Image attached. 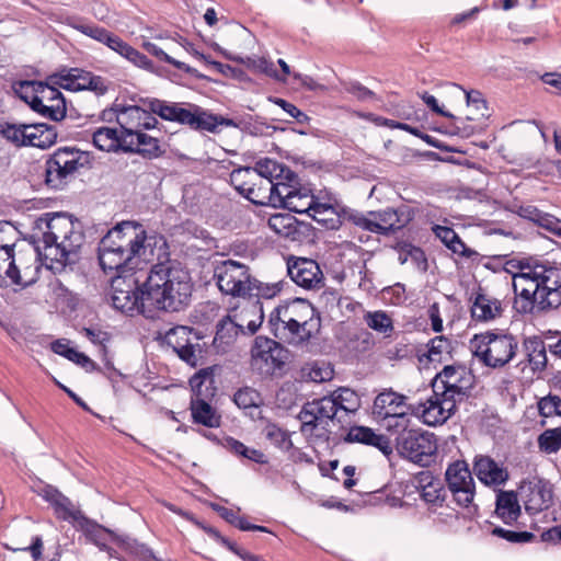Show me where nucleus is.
Listing matches in <instances>:
<instances>
[{
    "label": "nucleus",
    "instance_id": "nucleus-13",
    "mask_svg": "<svg viewBox=\"0 0 561 561\" xmlns=\"http://www.w3.org/2000/svg\"><path fill=\"white\" fill-rule=\"evenodd\" d=\"M165 260L157 261L151 267L146 280L138 288L141 293V304L150 309L162 310L165 305V295L171 280L172 265Z\"/></svg>",
    "mask_w": 561,
    "mask_h": 561
},
{
    "label": "nucleus",
    "instance_id": "nucleus-64",
    "mask_svg": "<svg viewBox=\"0 0 561 561\" xmlns=\"http://www.w3.org/2000/svg\"><path fill=\"white\" fill-rule=\"evenodd\" d=\"M492 534L511 542H528L534 538V534L529 531H513L501 527H495Z\"/></svg>",
    "mask_w": 561,
    "mask_h": 561
},
{
    "label": "nucleus",
    "instance_id": "nucleus-9",
    "mask_svg": "<svg viewBox=\"0 0 561 561\" xmlns=\"http://www.w3.org/2000/svg\"><path fill=\"white\" fill-rule=\"evenodd\" d=\"M214 279L224 295L241 298L251 294L254 284L250 268L233 260L217 262L214 267Z\"/></svg>",
    "mask_w": 561,
    "mask_h": 561
},
{
    "label": "nucleus",
    "instance_id": "nucleus-34",
    "mask_svg": "<svg viewBox=\"0 0 561 561\" xmlns=\"http://www.w3.org/2000/svg\"><path fill=\"white\" fill-rule=\"evenodd\" d=\"M105 45L138 68L148 71H152L154 68L152 61L146 55L113 33Z\"/></svg>",
    "mask_w": 561,
    "mask_h": 561
},
{
    "label": "nucleus",
    "instance_id": "nucleus-2",
    "mask_svg": "<svg viewBox=\"0 0 561 561\" xmlns=\"http://www.w3.org/2000/svg\"><path fill=\"white\" fill-rule=\"evenodd\" d=\"M44 242L43 257L48 270L58 272L75 257L84 242L81 224L65 214H44L35 220Z\"/></svg>",
    "mask_w": 561,
    "mask_h": 561
},
{
    "label": "nucleus",
    "instance_id": "nucleus-63",
    "mask_svg": "<svg viewBox=\"0 0 561 561\" xmlns=\"http://www.w3.org/2000/svg\"><path fill=\"white\" fill-rule=\"evenodd\" d=\"M254 284L251 289V294H248L249 297L255 296L257 299L262 298H273L280 291L279 284H264L253 278Z\"/></svg>",
    "mask_w": 561,
    "mask_h": 561
},
{
    "label": "nucleus",
    "instance_id": "nucleus-11",
    "mask_svg": "<svg viewBox=\"0 0 561 561\" xmlns=\"http://www.w3.org/2000/svg\"><path fill=\"white\" fill-rule=\"evenodd\" d=\"M39 261L44 262L43 249H36L26 242H20L14 251V257L5 267V276L15 285L23 287L36 282L39 273Z\"/></svg>",
    "mask_w": 561,
    "mask_h": 561
},
{
    "label": "nucleus",
    "instance_id": "nucleus-59",
    "mask_svg": "<svg viewBox=\"0 0 561 561\" xmlns=\"http://www.w3.org/2000/svg\"><path fill=\"white\" fill-rule=\"evenodd\" d=\"M233 401L239 408L248 409L259 407L262 403V398L255 389L244 387L234 393Z\"/></svg>",
    "mask_w": 561,
    "mask_h": 561
},
{
    "label": "nucleus",
    "instance_id": "nucleus-17",
    "mask_svg": "<svg viewBox=\"0 0 561 561\" xmlns=\"http://www.w3.org/2000/svg\"><path fill=\"white\" fill-rule=\"evenodd\" d=\"M432 386L433 391L459 403L472 386V376L462 366H446L436 375Z\"/></svg>",
    "mask_w": 561,
    "mask_h": 561
},
{
    "label": "nucleus",
    "instance_id": "nucleus-44",
    "mask_svg": "<svg viewBox=\"0 0 561 561\" xmlns=\"http://www.w3.org/2000/svg\"><path fill=\"white\" fill-rule=\"evenodd\" d=\"M308 215L328 229H335L340 225L339 214L335 208L329 204L318 203L314 201V204L311 206Z\"/></svg>",
    "mask_w": 561,
    "mask_h": 561
},
{
    "label": "nucleus",
    "instance_id": "nucleus-30",
    "mask_svg": "<svg viewBox=\"0 0 561 561\" xmlns=\"http://www.w3.org/2000/svg\"><path fill=\"white\" fill-rule=\"evenodd\" d=\"M426 400L421 413L422 420L430 426L444 424L456 411L457 403L437 391Z\"/></svg>",
    "mask_w": 561,
    "mask_h": 561
},
{
    "label": "nucleus",
    "instance_id": "nucleus-8",
    "mask_svg": "<svg viewBox=\"0 0 561 561\" xmlns=\"http://www.w3.org/2000/svg\"><path fill=\"white\" fill-rule=\"evenodd\" d=\"M414 210L409 206L398 209L386 208L367 214H351L348 219L356 226L378 234L388 236L391 232L402 229L413 218Z\"/></svg>",
    "mask_w": 561,
    "mask_h": 561
},
{
    "label": "nucleus",
    "instance_id": "nucleus-27",
    "mask_svg": "<svg viewBox=\"0 0 561 561\" xmlns=\"http://www.w3.org/2000/svg\"><path fill=\"white\" fill-rule=\"evenodd\" d=\"M115 112L123 138H129L140 129H150L157 124L156 117L139 106L121 107Z\"/></svg>",
    "mask_w": 561,
    "mask_h": 561
},
{
    "label": "nucleus",
    "instance_id": "nucleus-39",
    "mask_svg": "<svg viewBox=\"0 0 561 561\" xmlns=\"http://www.w3.org/2000/svg\"><path fill=\"white\" fill-rule=\"evenodd\" d=\"M205 397H197L191 401L192 416L195 423L207 427H218L220 425V415L216 410L204 400Z\"/></svg>",
    "mask_w": 561,
    "mask_h": 561
},
{
    "label": "nucleus",
    "instance_id": "nucleus-14",
    "mask_svg": "<svg viewBox=\"0 0 561 561\" xmlns=\"http://www.w3.org/2000/svg\"><path fill=\"white\" fill-rule=\"evenodd\" d=\"M287 359V351L276 341L256 336L251 348V367L262 376H271L280 369Z\"/></svg>",
    "mask_w": 561,
    "mask_h": 561
},
{
    "label": "nucleus",
    "instance_id": "nucleus-29",
    "mask_svg": "<svg viewBox=\"0 0 561 561\" xmlns=\"http://www.w3.org/2000/svg\"><path fill=\"white\" fill-rule=\"evenodd\" d=\"M268 328L276 339L293 346H302L310 341L278 307L270 314Z\"/></svg>",
    "mask_w": 561,
    "mask_h": 561
},
{
    "label": "nucleus",
    "instance_id": "nucleus-5",
    "mask_svg": "<svg viewBox=\"0 0 561 561\" xmlns=\"http://www.w3.org/2000/svg\"><path fill=\"white\" fill-rule=\"evenodd\" d=\"M149 108L151 113L159 115L165 121L188 125L196 130L218 133L222 126H238L234 121L230 118L207 113L199 106L193 104H190L187 107H182L165 101L152 100L149 102Z\"/></svg>",
    "mask_w": 561,
    "mask_h": 561
},
{
    "label": "nucleus",
    "instance_id": "nucleus-32",
    "mask_svg": "<svg viewBox=\"0 0 561 561\" xmlns=\"http://www.w3.org/2000/svg\"><path fill=\"white\" fill-rule=\"evenodd\" d=\"M280 185L283 182H272V180L260 178V180H254V185L250 187L245 197L253 204L277 208V204L280 203V193H278Z\"/></svg>",
    "mask_w": 561,
    "mask_h": 561
},
{
    "label": "nucleus",
    "instance_id": "nucleus-18",
    "mask_svg": "<svg viewBox=\"0 0 561 561\" xmlns=\"http://www.w3.org/2000/svg\"><path fill=\"white\" fill-rule=\"evenodd\" d=\"M48 80L70 91L90 90L99 95L107 91L106 81L102 77L80 68H64L49 76Z\"/></svg>",
    "mask_w": 561,
    "mask_h": 561
},
{
    "label": "nucleus",
    "instance_id": "nucleus-15",
    "mask_svg": "<svg viewBox=\"0 0 561 561\" xmlns=\"http://www.w3.org/2000/svg\"><path fill=\"white\" fill-rule=\"evenodd\" d=\"M158 334L159 339L171 346L179 357L190 366L196 367L201 364L203 347L199 337L193 334L192 328L178 325Z\"/></svg>",
    "mask_w": 561,
    "mask_h": 561
},
{
    "label": "nucleus",
    "instance_id": "nucleus-43",
    "mask_svg": "<svg viewBox=\"0 0 561 561\" xmlns=\"http://www.w3.org/2000/svg\"><path fill=\"white\" fill-rule=\"evenodd\" d=\"M435 236L454 253L470 257L474 252L466 247L458 234L449 227L435 226Z\"/></svg>",
    "mask_w": 561,
    "mask_h": 561
},
{
    "label": "nucleus",
    "instance_id": "nucleus-46",
    "mask_svg": "<svg viewBox=\"0 0 561 561\" xmlns=\"http://www.w3.org/2000/svg\"><path fill=\"white\" fill-rule=\"evenodd\" d=\"M215 367L199 369L191 379L190 385L197 397H208L214 390Z\"/></svg>",
    "mask_w": 561,
    "mask_h": 561
},
{
    "label": "nucleus",
    "instance_id": "nucleus-49",
    "mask_svg": "<svg viewBox=\"0 0 561 561\" xmlns=\"http://www.w3.org/2000/svg\"><path fill=\"white\" fill-rule=\"evenodd\" d=\"M335 403V413L337 410H344L346 412H355L358 410L360 402L355 391L348 388H340L334 391L331 396H327Z\"/></svg>",
    "mask_w": 561,
    "mask_h": 561
},
{
    "label": "nucleus",
    "instance_id": "nucleus-36",
    "mask_svg": "<svg viewBox=\"0 0 561 561\" xmlns=\"http://www.w3.org/2000/svg\"><path fill=\"white\" fill-rule=\"evenodd\" d=\"M145 129L134 134L129 138H123V151L138 152L144 156H157L159 151V141L157 138L147 135Z\"/></svg>",
    "mask_w": 561,
    "mask_h": 561
},
{
    "label": "nucleus",
    "instance_id": "nucleus-51",
    "mask_svg": "<svg viewBox=\"0 0 561 561\" xmlns=\"http://www.w3.org/2000/svg\"><path fill=\"white\" fill-rule=\"evenodd\" d=\"M262 433L271 444L282 450H288L293 447L288 432L274 423H267Z\"/></svg>",
    "mask_w": 561,
    "mask_h": 561
},
{
    "label": "nucleus",
    "instance_id": "nucleus-60",
    "mask_svg": "<svg viewBox=\"0 0 561 561\" xmlns=\"http://www.w3.org/2000/svg\"><path fill=\"white\" fill-rule=\"evenodd\" d=\"M538 411L542 417L561 416V398L548 394L538 401Z\"/></svg>",
    "mask_w": 561,
    "mask_h": 561
},
{
    "label": "nucleus",
    "instance_id": "nucleus-12",
    "mask_svg": "<svg viewBox=\"0 0 561 561\" xmlns=\"http://www.w3.org/2000/svg\"><path fill=\"white\" fill-rule=\"evenodd\" d=\"M335 415V403L331 398L322 397L309 401L304 404L298 414L301 422L300 430L306 435L325 436Z\"/></svg>",
    "mask_w": 561,
    "mask_h": 561
},
{
    "label": "nucleus",
    "instance_id": "nucleus-16",
    "mask_svg": "<svg viewBox=\"0 0 561 561\" xmlns=\"http://www.w3.org/2000/svg\"><path fill=\"white\" fill-rule=\"evenodd\" d=\"M84 157L73 148H59L46 162V182L54 188L62 185L64 181L83 167Z\"/></svg>",
    "mask_w": 561,
    "mask_h": 561
},
{
    "label": "nucleus",
    "instance_id": "nucleus-53",
    "mask_svg": "<svg viewBox=\"0 0 561 561\" xmlns=\"http://www.w3.org/2000/svg\"><path fill=\"white\" fill-rule=\"evenodd\" d=\"M466 100H467V106H468V114L467 119L469 121H477L482 117L486 116L488 107L485 100L483 99L481 92L472 90V91H465Z\"/></svg>",
    "mask_w": 561,
    "mask_h": 561
},
{
    "label": "nucleus",
    "instance_id": "nucleus-28",
    "mask_svg": "<svg viewBox=\"0 0 561 561\" xmlns=\"http://www.w3.org/2000/svg\"><path fill=\"white\" fill-rule=\"evenodd\" d=\"M229 314L238 324L241 334H254L264 320L262 304L259 299L244 300L231 309Z\"/></svg>",
    "mask_w": 561,
    "mask_h": 561
},
{
    "label": "nucleus",
    "instance_id": "nucleus-61",
    "mask_svg": "<svg viewBox=\"0 0 561 561\" xmlns=\"http://www.w3.org/2000/svg\"><path fill=\"white\" fill-rule=\"evenodd\" d=\"M16 229L9 222H0V250L15 251L16 245Z\"/></svg>",
    "mask_w": 561,
    "mask_h": 561
},
{
    "label": "nucleus",
    "instance_id": "nucleus-48",
    "mask_svg": "<svg viewBox=\"0 0 561 561\" xmlns=\"http://www.w3.org/2000/svg\"><path fill=\"white\" fill-rule=\"evenodd\" d=\"M254 180H260V176L251 168L237 169L230 173L231 184L244 197L248 195L250 187L254 185Z\"/></svg>",
    "mask_w": 561,
    "mask_h": 561
},
{
    "label": "nucleus",
    "instance_id": "nucleus-47",
    "mask_svg": "<svg viewBox=\"0 0 561 561\" xmlns=\"http://www.w3.org/2000/svg\"><path fill=\"white\" fill-rule=\"evenodd\" d=\"M236 61L244 65L248 69L254 72H261L278 81H284V78L279 77V72L275 69L274 64L264 57L238 56Z\"/></svg>",
    "mask_w": 561,
    "mask_h": 561
},
{
    "label": "nucleus",
    "instance_id": "nucleus-23",
    "mask_svg": "<svg viewBox=\"0 0 561 561\" xmlns=\"http://www.w3.org/2000/svg\"><path fill=\"white\" fill-rule=\"evenodd\" d=\"M165 295L163 311L176 312L188 306L192 297L193 285L190 274L183 268H171V280Z\"/></svg>",
    "mask_w": 561,
    "mask_h": 561
},
{
    "label": "nucleus",
    "instance_id": "nucleus-31",
    "mask_svg": "<svg viewBox=\"0 0 561 561\" xmlns=\"http://www.w3.org/2000/svg\"><path fill=\"white\" fill-rule=\"evenodd\" d=\"M473 472L480 482L488 486H499L508 480L507 469L489 456H477Z\"/></svg>",
    "mask_w": 561,
    "mask_h": 561
},
{
    "label": "nucleus",
    "instance_id": "nucleus-37",
    "mask_svg": "<svg viewBox=\"0 0 561 561\" xmlns=\"http://www.w3.org/2000/svg\"><path fill=\"white\" fill-rule=\"evenodd\" d=\"M25 146L47 149L57 140V133L54 126L47 124L27 125Z\"/></svg>",
    "mask_w": 561,
    "mask_h": 561
},
{
    "label": "nucleus",
    "instance_id": "nucleus-6",
    "mask_svg": "<svg viewBox=\"0 0 561 561\" xmlns=\"http://www.w3.org/2000/svg\"><path fill=\"white\" fill-rule=\"evenodd\" d=\"M470 347L485 366L501 368L516 356L518 341L512 334L489 331L476 334L470 341Z\"/></svg>",
    "mask_w": 561,
    "mask_h": 561
},
{
    "label": "nucleus",
    "instance_id": "nucleus-1",
    "mask_svg": "<svg viewBox=\"0 0 561 561\" xmlns=\"http://www.w3.org/2000/svg\"><path fill=\"white\" fill-rule=\"evenodd\" d=\"M169 257L162 236H148L137 222L124 221L111 229L99 243V261L104 272L133 270L135 261L153 262Z\"/></svg>",
    "mask_w": 561,
    "mask_h": 561
},
{
    "label": "nucleus",
    "instance_id": "nucleus-20",
    "mask_svg": "<svg viewBox=\"0 0 561 561\" xmlns=\"http://www.w3.org/2000/svg\"><path fill=\"white\" fill-rule=\"evenodd\" d=\"M280 203L277 208H286L298 214H308L314 204V196L311 190L302 184L298 175L289 174V180L278 187Z\"/></svg>",
    "mask_w": 561,
    "mask_h": 561
},
{
    "label": "nucleus",
    "instance_id": "nucleus-35",
    "mask_svg": "<svg viewBox=\"0 0 561 561\" xmlns=\"http://www.w3.org/2000/svg\"><path fill=\"white\" fill-rule=\"evenodd\" d=\"M351 443H362L378 448L383 455L392 454L390 440L385 435L376 434L371 428L365 426L352 427L346 436Z\"/></svg>",
    "mask_w": 561,
    "mask_h": 561
},
{
    "label": "nucleus",
    "instance_id": "nucleus-41",
    "mask_svg": "<svg viewBox=\"0 0 561 561\" xmlns=\"http://www.w3.org/2000/svg\"><path fill=\"white\" fill-rule=\"evenodd\" d=\"M496 513L505 524L515 522L520 514V506L514 492H500L496 497Z\"/></svg>",
    "mask_w": 561,
    "mask_h": 561
},
{
    "label": "nucleus",
    "instance_id": "nucleus-52",
    "mask_svg": "<svg viewBox=\"0 0 561 561\" xmlns=\"http://www.w3.org/2000/svg\"><path fill=\"white\" fill-rule=\"evenodd\" d=\"M27 124L0 122V135L15 147H25Z\"/></svg>",
    "mask_w": 561,
    "mask_h": 561
},
{
    "label": "nucleus",
    "instance_id": "nucleus-56",
    "mask_svg": "<svg viewBox=\"0 0 561 561\" xmlns=\"http://www.w3.org/2000/svg\"><path fill=\"white\" fill-rule=\"evenodd\" d=\"M141 47L146 51H148L149 54H151L152 56L158 58L159 60L168 62L179 70H182L185 72L192 71V68L190 66H187L185 62L174 59L169 54H167L161 47H159L157 44L152 43L151 41L144 39L141 43Z\"/></svg>",
    "mask_w": 561,
    "mask_h": 561
},
{
    "label": "nucleus",
    "instance_id": "nucleus-22",
    "mask_svg": "<svg viewBox=\"0 0 561 561\" xmlns=\"http://www.w3.org/2000/svg\"><path fill=\"white\" fill-rule=\"evenodd\" d=\"M285 318L300 329V333L311 340L320 330V318L314 308L305 299H295L277 306Z\"/></svg>",
    "mask_w": 561,
    "mask_h": 561
},
{
    "label": "nucleus",
    "instance_id": "nucleus-10",
    "mask_svg": "<svg viewBox=\"0 0 561 561\" xmlns=\"http://www.w3.org/2000/svg\"><path fill=\"white\" fill-rule=\"evenodd\" d=\"M397 437V450L403 458L421 465H430L436 455L438 445L433 433L421 430H407Z\"/></svg>",
    "mask_w": 561,
    "mask_h": 561
},
{
    "label": "nucleus",
    "instance_id": "nucleus-55",
    "mask_svg": "<svg viewBox=\"0 0 561 561\" xmlns=\"http://www.w3.org/2000/svg\"><path fill=\"white\" fill-rule=\"evenodd\" d=\"M538 447L546 454H554L561 449V426L542 432L537 439Z\"/></svg>",
    "mask_w": 561,
    "mask_h": 561
},
{
    "label": "nucleus",
    "instance_id": "nucleus-57",
    "mask_svg": "<svg viewBox=\"0 0 561 561\" xmlns=\"http://www.w3.org/2000/svg\"><path fill=\"white\" fill-rule=\"evenodd\" d=\"M305 376L313 382H324L333 378L334 371L330 364L314 362L304 368Z\"/></svg>",
    "mask_w": 561,
    "mask_h": 561
},
{
    "label": "nucleus",
    "instance_id": "nucleus-40",
    "mask_svg": "<svg viewBox=\"0 0 561 561\" xmlns=\"http://www.w3.org/2000/svg\"><path fill=\"white\" fill-rule=\"evenodd\" d=\"M123 136L117 128L100 127L92 134L93 145L106 152L123 150Z\"/></svg>",
    "mask_w": 561,
    "mask_h": 561
},
{
    "label": "nucleus",
    "instance_id": "nucleus-21",
    "mask_svg": "<svg viewBox=\"0 0 561 561\" xmlns=\"http://www.w3.org/2000/svg\"><path fill=\"white\" fill-rule=\"evenodd\" d=\"M407 397L392 389L381 391L374 401L373 414L379 420H394V426L408 427Z\"/></svg>",
    "mask_w": 561,
    "mask_h": 561
},
{
    "label": "nucleus",
    "instance_id": "nucleus-54",
    "mask_svg": "<svg viewBox=\"0 0 561 561\" xmlns=\"http://www.w3.org/2000/svg\"><path fill=\"white\" fill-rule=\"evenodd\" d=\"M366 324L374 331L390 336L393 332L392 319L385 311H374L365 314Z\"/></svg>",
    "mask_w": 561,
    "mask_h": 561
},
{
    "label": "nucleus",
    "instance_id": "nucleus-45",
    "mask_svg": "<svg viewBox=\"0 0 561 561\" xmlns=\"http://www.w3.org/2000/svg\"><path fill=\"white\" fill-rule=\"evenodd\" d=\"M528 363L534 371L545 369L547 365L546 346L542 340L529 337L524 343Z\"/></svg>",
    "mask_w": 561,
    "mask_h": 561
},
{
    "label": "nucleus",
    "instance_id": "nucleus-62",
    "mask_svg": "<svg viewBox=\"0 0 561 561\" xmlns=\"http://www.w3.org/2000/svg\"><path fill=\"white\" fill-rule=\"evenodd\" d=\"M72 26H73V28L81 32L82 34H84L104 45L106 44V42L108 41V38L112 34L104 27H100V26L93 25V24H73Z\"/></svg>",
    "mask_w": 561,
    "mask_h": 561
},
{
    "label": "nucleus",
    "instance_id": "nucleus-26",
    "mask_svg": "<svg viewBox=\"0 0 561 561\" xmlns=\"http://www.w3.org/2000/svg\"><path fill=\"white\" fill-rule=\"evenodd\" d=\"M519 495L525 510L530 514L549 508L553 499L551 485L541 479L523 481L519 485Z\"/></svg>",
    "mask_w": 561,
    "mask_h": 561
},
{
    "label": "nucleus",
    "instance_id": "nucleus-7",
    "mask_svg": "<svg viewBox=\"0 0 561 561\" xmlns=\"http://www.w3.org/2000/svg\"><path fill=\"white\" fill-rule=\"evenodd\" d=\"M21 98L38 114L60 121L66 116V102L54 83L31 81L21 84Z\"/></svg>",
    "mask_w": 561,
    "mask_h": 561
},
{
    "label": "nucleus",
    "instance_id": "nucleus-42",
    "mask_svg": "<svg viewBox=\"0 0 561 561\" xmlns=\"http://www.w3.org/2000/svg\"><path fill=\"white\" fill-rule=\"evenodd\" d=\"M420 481L423 483L421 497L427 504L442 506L446 499V491L442 482L434 479L430 473H424Z\"/></svg>",
    "mask_w": 561,
    "mask_h": 561
},
{
    "label": "nucleus",
    "instance_id": "nucleus-38",
    "mask_svg": "<svg viewBox=\"0 0 561 561\" xmlns=\"http://www.w3.org/2000/svg\"><path fill=\"white\" fill-rule=\"evenodd\" d=\"M254 171L264 180L272 182H285L289 180V174H295L289 168L273 159H261L255 163Z\"/></svg>",
    "mask_w": 561,
    "mask_h": 561
},
{
    "label": "nucleus",
    "instance_id": "nucleus-4",
    "mask_svg": "<svg viewBox=\"0 0 561 561\" xmlns=\"http://www.w3.org/2000/svg\"><path fill=\"white\" fill-rule=\"evenodd\" d=\"M45 497L55 506L56 513L60 518L73 520L76 526L82 530L95 546L108 553L110 558H116V552L108 546V542L115 543L124 549L131 547L129 537L117 535L113 530L88 519L57 490H47Z\"/></svg>",
    "mask_w": 561,
    "mask_h": 561
},
{
    "label": "nucleus",
    "instance_id": "nucleus-19",
    "mask_svg": "<svg viewBox=\"0 0 561 561\" xmlns=\"http://www.w3.org/2000/svg\"><path fill=\"white\" fill-rule=\"evenodd\" d=\"M445 480L456 503L469 507L474 499L476 484L467 462L457 460L450 463L445 472Z\"/></svg>",
    "mask_w": 561,
    "mask_h": 561
},
{
    "label": "nucleus",
    "instance_id": "nucleus-24",
    "mask_svg": "<svg viewBox=\"0 0 561 561\" xmlns=\"http://www.w3.org/2000/svg\"><path fill=\"white\" fill-rule=\"evenodd\" d=\"M291 280L308 290H318L324 286V275L319 264L306 257H296L287 263Z\"/></svg>",
    "mask_w": 561,
    "mask_h": 561
},
{
    "label": "nucleus",
    "instance_id": "nucleus-58",
    "mask_svg": "<svg viewBox=\"0 0 561 561\" xmlns=\"http://www.w3.org/2000/svg\"><path fill=\"white\" fill-rule=\"evenodd\" d=\"M451 343L445 336H436L428 343L427 357L431 362H440L450 354Z\"/></svg>",
    "mask_w": 561,
    "mask_h": 561
},
{
    "label": "nucleus",
    "instance_id": "nucleus-33",
    "mask_svg": "<svg viewBox=\"0 0 561 561\" xmlns=\"http://www.w3.org/2000/svg\"><path fill=\"white\" fill-rule=\"evenodd\" d=\"M502 313L503 305L500 299L477 293L471 306V316L474 320L489 322L500 318Z\"/></svg>",
    "mask_w": 561,
    "mask_h": 561
},
{
    "label": "nucleus",
    "instance_id": "nucleus-25",
    "mask_svg": "<svg viewBox=\"0 0 561 561\" xmlns=\"http://www.w3.org/2000/svg\"><path fill=\"white\" fill-rule=\"evenodd\" d=\"M135 284L136 279L121 276L112 280V304L115 309L124 313L147 312L148 307L141 304V293L137 294Z\"/></svg>",
    "mask_w": 561,
    "mask_h": 561
},
{
    "label": "nucleus",
    "instance_id": "nucleus-50",
    "mask_svg": "<svg viewBox=\"0 0 561 561\" xmlns=\"http://www.w3.org/2000/svg\"><path fill=\"white\" fill-rule=\"evenodd\" d=\"M241 331L238 328V324L232 321V318L228 313L218 322L214 342L219 346L229 345L237 339Z\"/></svg>",
    "mask_w": 561,
    "mask_h": 561
},
{
    "label": "nucleus",
    "instance_id": "nucleus-3",
    "mask_svg": "<svg viewBox=\"0 0 561 561\" xmlns=\"http://www.w3.org/2000/svg\"><path fill=\"white\" fill-rule=\"evenodd\" d=\"M513 288L524 299L522 310L558 308L561 305V270L542 264L522 266L513 276Z\"/></svg>",
    "mask_w": 561,
    "mask_h": 561
}]
</instances>
